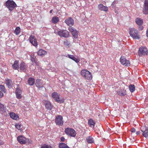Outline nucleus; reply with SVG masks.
Wrapping results in <instances>:
<instances>
[{
  "mask_svg": "<svg viewBox=\"0 0 148 148\" xmlns=\"http://www.w3.org/2000/svg\"><path fill=\"white\" fill-rule=\"evenodd\" d=\"M29 40L30 42L34 46L37 47L38 45V42L36 39L35 38L34 35H31L29 38Z\"/></svg>",
  "mask_w": 148,
  "mask_h": 148,
  "instance_id": "nucleus-13",
  "label": "nucleus"
},
{
  "mask_svg": "<svg viewBox=\"0 0 148 148\" xmlns=\"http://www.w3.org/2000/svg\"><path fill=\"white\" fill-rule=\"evenodd\" d=\"M12 67L14 70H18L19 67V61L15 60L14 63L12 65Z\"/></svg>",
  "mask_w": 148,
  "mask_h": 148,
  "instance_id": "nucleus-24",
  "label": "nucleus"
},
{
  "mask_svg": "<svg viewBox=\"0 0 148 148\" xmlns=\"http://www.w3.org/2000/svg\"><path fill=\"white\" fill-rule=\"evenodd\" d=\"M35 80L32 77L29 78L27 81L28 84L30 85H33L35 83Z\"/></svg>",
  "mask_w": 148,
  "mask_h": 148,
  "instance_id": "nucleus-27",
  "label": "nucleus"
},
{
  "mask_svg": "<svg viewBox=\"0 0 148 148\" xmlns=\"http://www.w3.org/2000/svg\"><path fill=\"white\" fill-rule=\"evenodd\" d=\"M7 108L5 105L0 103V113H6Z\"/></svg>",
  "mask_w": 148,
  "mask_h": 148,
  "instance_id": "nucleus-22",
  "label": "nucleus"
},
{
  "mask_svg": "<svg viewBox=\"0 0 148 148\" xmlns=\"http://www.w3.org/2000/svg\"><path fill=\"white\" fill-rule=\"evenodd\" d=\"M135 22L139 25H141L143 23V20L140 18H137L135 19Z\"/></svg>",
  "mask_w": 148,
  "mask_h": 148,
  "instance_id": "nucleus-28",
  "label": "nucleus"
},
{
  "mask_svg": "<svg viewBox=\"0 0 148 148\" xmlns=\"http://www.w3.org/2000/svg\"><path fill=\"white\" fill-rule=\"evenodd\" d=\"M120 61L121 64L125 66H129L130 65V61L126 59L124 56L121 57Z\"/></svg>",
  "mask_w": 148,
  "mask_h": 148,
  "instance_id": "nucleus-11",
  "label": "nucleus"
},
{
  "mask_svg": "<svg viewBox=\"0 0 148 148\" xmlns=\"http://www.w3.org/2000/svg\"><path fill=\"white\" fill-rule=\"evenodd\" d=\"M143 11L144 14H148V0L145 1Z\"/></svg>",
  "mask_w": 148,
  "mask_h": 148,
  "instance_id": "nucleus-15",
  "label": "nucleus"
},
{
  "mask_svg": "<svg viewBox=\"0 0 148 148\" xmlns=\"http://www.w3.org/2000/svg\"><path fill=\"white\" fill-rule=\"evenodd\" d=\"M13 82L11 79L7 78L5 79V84L8 88H11L12 87Z\"/></svg>",
  "mask_w": 148,
  "mask_h": 148,
  "instance_id": "nucleus-18",
  "label": "nucleus"
},
{
  "mask_svg": "<svg viewBox=\"0 0 148 148\" xmlns=\"http://www.w3.org/2000/svg\"><path fill=\"white\" fill-rule=\"evenodd\" d=\"M60 95L59 94L56 92H52L51 94L52 97L56 102L60 103H62L64 101V99L63 98L60 99Z\"/></svg>",
  "mask_w": 148,
  "mask_h": 148,
  "instance_id": "nucleus-7",
  "label": "nucleus"
},
{
  "mask_svg": "<svg viewBox=\"0 0 148 148\" xmlns=\"http://www.w3.org/2000/svg\"><path fill=\"white\" fill-rule=\"evenodd\" d=\"M15 126L18 130L20 131L22 130V128L23 125L19 123H17L16 124Z\"/></svg>",
  "mask_w": 148,
  "mask_h": 148,
  "instance_id": "nucleus-35",
  "label": "nucleus"
},
{
  "mask_svg": "<svg viewBox=\"0 0 148 148\" xmlns=\"http://www.w3.org/2000/svg\"><path fill=\"white\" fill-rule=\"evenodd\" d=\"M27 65L23 61L21 62L19 65V70L21 72H25L27 70Z\"/></svg>",
  "mask_w": 148,
  "mask_h": 148,
  "instance_id": "nucleus-12",
  "label": "nucleus"
},
{
  "mask_svg": "<svg viewBox=\"0 0 148 148\" xmlns=\"http://www.w3.org/2000/svg\"><path fill=\"white\" fill-rule=\"evenodd\" d=\"M42 103L44 104L45 108L48 110H51L52 109L53 106L51 102L48 100H44Z\"/></svg>",
  "mask_w": 148,
  "mask_h": 148,
  "instance_id": "nucleus-10",
  "label": "nucleus"
},
{
  "mask_svg": "<svg viewBox=\"0 0 148 148\" xmlns=\"http://www.w3.org/2000/svg\"><path fill=\"white\" fill-rule=\"evenodd\" d=\"M10 118L15 120H18L19 119V116L18 114H16L13 112H11L10 113Z\"/></svg>",
  "mask_w": 148,
  "mask_h": 148,
  "instance_id": "nucleus-21",
  "label": "nucleus"
},
{
  "mask_svg": "<svg viewBox=\"0 0 148 148\" xmlns=\"http://www.w3.org/2000/svg\"><path fill=\"white\" fill-rule=\"evenodd\" d=\"M0 88L1 91V92H3L4 93H5L6 92L5 88V86L2 85H0Z\"/></svg>",
  "mask_w": 148,
  "mask_h": 148,
  "instance_id": "nucleus-36",
  "label": "nucleus"
},
{
  "mask_svg": "<svg viewBox=\"0 0 148 148\" xmlns=\"http://www.w3.org/2000/svg\"><path fill=\"white\" fill-rule=\"evenodd\" d=\"M129 33L130 36L134 39H139L140 38L138 31L134 28H130L129 29Z\"/></svg>",
  "mask_w": 148,
  "mask_h": 148,
  "instance_id": "nucleus-2",
  "label": "nucleus"
},
{
  "mask_svg": "<svg viewBox=\"0 0 148 148\" xmlns=\"http://www.w3.org/2000/svg\"><path fill=\"white\" fill-rule=\"evenodd\" d=\"M64 45L67 46H69L70 44V42L69 40H66L64 42Z\"/></svg>",
  "mask_w": 148,
  "mask_h": 148,
  "instance_id": "nucleus-39",
  "label": "nucleus"
},
{
  "mask_svg": "<svg viewBox=\"0 0 148 148\" xmlns=\"http://www.w3.org/2000/svg\"><path fill=\"white\" fill-rule=\"evenodd\" d=\"M146 35L147 37H148V28L147 30Z\"/></svg>",
  "mask_w": 148,
  "mask_h": 148,
  "instance_id": "nucleus-46",
  "label": "nucleus"
},
{
  "mask_svg": "<svg viewBox=\"0 0 148 148\" xmlns=\"http://www.w3.org/2000/svg\"><path fill=\"white\" fill-rule=\"evenodd\" d=\"M88 123L90 126L92 128H93L94 127L95 124V122L91 119H90L88 120Z\"/></svg>",
  "mask_w": 148,
  "mask_h": 148,
  "instance_id": "nucleus-25",
  "label": "nucleus"
},
{
  "mask_svg": "<svg viewBox=\"0 0 148 148\" xmlns=\"http://www.w3.org/2000/svg\"><path fill=\"white\" fill-rule=\"evenodd\" d=\"M58 146L59 148H70L66 144L63 143H60Z\"/></svg>",
  "mask_w": 148,
  "mask_h": 148,
  "instance_id": "nucleus-31",
  "label": "nucleus"
},
{
  "mask_svg": "<svg viewBox=\"0 0 148 148\" xmlns=\"http://www.w3.org/2000/svg\"><path fill=\"white\" fill-rule=\"evenodd\" d=\"M136 131L134 127H132L131 130V132L132 133H135L136 132Z\"/></svg>",
  "mask_w": 148,
  "mask_h": 148,
  "instance_id": "nucleus-42",
  "label": "nucleus"
},
{
  "mask_svg": "<svg viewBox=\"0 0 148 148\" xmlns=\"http://www.w3.org/2000/svg\"><path fill=\"white\" fill-rule=\"evenodd\" d=\"M64 22L69 26L68 29L71 32L74 38H77L78 37V32L75 29L72 27L74 24L73 19L71 17H69L65 20Z\"/></svg>",
  "mask_w": 148,
  "mask_h": 148,
  "instance_id": "nucleus-1",
  "label": "nucleus"
},
{
  "mask_svg": "<svg viewBox=\"0 0 148 148\" xmlns=\"http://www.w3.org/2000/svg\"><path fill=\"white\" fill-rule=\"evenodd\" d=\"M47 54V52L45 50L40 49L37 52V54L41 57H43Z\"/></svg>",
  "mask_w": 148,
  "mask_h": 148,
  "instance_id": "nucleus-23",
  "label": "nucleus"
},
{
  "mask_svg": "<svg viewBox=\"0 0 148 148\" xmlns=\"http://www.w3.org/2000/svg\"><path fill=\"white\" fill-rule=\"evenodd\" d=\"M40 148H52V147L50 145L45 144L41 145Z\"/></svg>",
  "mask_w": 148,
  "mask_h": 148,
  "instance_id": "nucleus-37",
  "label": "nucleus"
},
{
  "mask_svg": "<svg viewBox=\"0 0 148 148\" xmlns=\"http://www.w3.org/2000/svg\"><path fill=\"white\" fill-rule=\"evenodd\" d=\"M53 10H50V12H49V13L50 14H51L52 13V12H53Z\"/></svg>",
  "mask_w": 148,
  "mask_h": 148,
  "instance_id": "nucleus-48",
  "label": "nucleus"
},
{
  "mask_svg": "<svg viewBox=\"0 0 148 148\" xmlns=\"http://www.w3.org/2000/svg\"><path fill=\"white\" fill-rule=\"evenodd\" d=\"M140 134V132L139 131H138L136 132V134L137 135H139Z\"/></svg>",
  "mask_w": 148,
  "mask_h": 148,
  "instance_id": "nucleus-47",
  "label": "nucleus"
},
{
  "mask_svg": "<svg viewBox=\"0 0 148 148\" xmlns=\"http://www.w3.org/2000/svg\"><path fill=\"white\" fill-rule=\"evenodd\" d=\"M22 91L19 88H16L15 90L16 97L18 99H20L22 97L21 95Z\"/></svg>",
  "mask_w": 148,
  "mask_h": 148,
  "instance_id": "nucleus-17",
  "label": "nucleus"
},
{
  "mask_svg": "<svg viewBox=\"0 0 148 148\" xmlns=\"http://www.w3.org/2000/svg\"><path fill=\"white\" fill-rule=\"evenodd\" d=\"M54 33L59 35L60 37L67 38L69 36V33L67 30L64 29L60 30L57 32L56 31Z\"/></svg>",
  "mask_w": 148,
  "mask_h": 148,
  "instance_id": "nucleus-6",
  "label": "nucleus"
},
{
  "mask_svg": "<svg viewBox=\"0 0 148 148\" xmlns=\"http://www.w3.org/2000/svg\"><path fill=\"white\" fill-rule=\"evenodd\" d=\"M21 32V28L19 27H16L14 31V33L18 35Z\"/></svg>",
  "mask_w": 148,
  "mask_h": 148,
  "instance_id": "nucleus-34",
  "label": "nucleus"
},
{
  "mask_svg": "<svg viewBox=\"0 0 148 148\" xmlns=\"http://www.w3.org/2000/svg\"><path fill=\"white\" fill-rule=\"evenodd\" d=\"M26 143L31 144L32 143V141L31 139L26 138Z\"/></svg>",
  "mask_w": 148,
  "mask_h": 148,
  "instance_id": "nucleus-41",
  "label": "nucleus"
},
{
  "mask_svg": "<svg viewBox=\"0 0 148 148\" xmlns=\"http://www.w3.org/2000/svg\"><path fill=\"white\" fill-rule=\"evenodd\" d=\"M138 53L140 57L147 56L148 54L147 49L145 47L141 46L139 48Z\"/></svg>",
  "mask_w": 148,
  "mask_h": 148,
  "instance_id": "nucleus-8",
  "label": "nucleus"
},
{
  "mask_svg": "<svg viewBox=\"0 0 148 148\" xmlns=\"http://www.w3.org/2000/svg\"><path fill=\"white\" fill-rule=\"evenodd\" d=\"M64 132L68 136L70 137H75L77 134L76 131L73 128L69 127L66 128Z\"/></svg>",
  "mask_w": 148,
  "mask_h": 148,
  "instance_id": "nucleus-4",
  "label": "nucleus"
},
{
  "mask_svg": "<svg viewBox=\"0 0 148 148\" xmlns=\"http://www.w3.org/2000/svg\"><path fill=\"white\" fill-rule=\"evenodd\" d=\"M98 8L99 10L101 11L107 12L108 11V8L107 6H104L102 4H99L98 5Z\"/></svg>",
  "mask_w": 148,
  "mask_h": 148,
  "instance_id": "nucleus-19",
  "label": "nucleus"
},
{
  "mask_svg": "<svg viewBox=\"0 0 148 148\" xmlns=\"http://www.w3.org/2000/svg\"><path fill=\"white\" fill-rule=\"evenodd\" d=\"M67 56L69 58L73 60L77 63L79 62L80 59L79 58H76L73 55L68 54L67 55Z\"/></svg>",
  "mask_w": 148,
  "mask_h": 148,
  "instance_id": "nucleus-20",
  "label": "nucleus"
},
{
  "mask_svg": "<svg viewBox=\"0 0 148 148\" xmlns=\"http://www.w3.org/2000/svg\"><path fill=\"white\" fill-rule=\"evenodd\" d=\"M35 84L36 86L39 88H41L42 87L41 84L40 80L39 79H38L36 80Z\"/></svg>",
  "mask_w": 148,
  "mask_h": 148,
  "instance_id": "nucleus-32",
  "label": "nucleus"
},
{
  "mask_svg": "<svg viewBox=\"0 0 148 148\" xmlns=\"http://www.w3.org/2000/svg\"><path fill=\"white\" fill-rule=\"evenodd\" d=\"M86 139L87 143H92L94 142V140L91 136L87 137Z\"/></svg>",
  "mask_w": 148,
  "mask_h": 148,
  "instance_id": "nucleus-29",
  "label": "nucleus"
},
{
  "mask_svg": "<svg viewBox=\"0 0 148 148\" xmlns=\"http://www.w3.org/2000/svg\"><path fill=\"white\" fill-rule=\"evenodd\" d=\"M117 94L120 96H124L127 95L125 90H119L117 92Z\"/></svg>",
  "mask_w": 148,
  "mask_h": 148,
  "instance_id": "nucleus-26",
  "label": "nucleus"
},
{
  "mask_svg": "<svg viewBox=\"0 0 148 148\" xmlns=\"http://www.w3.org/2000/svg\"><path fill=\"white\" fill-rule=\"evenodd\" d=\"M5 5L10 11L13 10L17 6L15 2L12 0H7L5 3Z\"/></svg>",
  "mask_w": 148,
  "mask_h": 148,
  "instance_id": "nucleus-3",
  "label": "nucleus"
},
{
  "mask_svg": "<svg viewBox=\"0 0 148 148\" xmlns=\"http://www.w3.org/2000/svg\"><path fill=\"white\" fill-rule=\"evenodd\" d=\"M59 21L58 17L56 16L53 17L51 19V22L54 24L57 23Z\"/></svg>",
  "mask_w": 148,
  "mask_h": 148,
  "instance_id": "nucleus-30",
  "label": "nucleus"
},
{
  "mask_svg": "<svg viewBox=\"0 0 148 148\" xmlns=\"http://www.w3.org/2000/svg\"><path fill=\"white\" fill-rule=\"evenodd\" d=\"M148 129V128L147 127L145 126H143L141 127V130L143 133L144 132Z\"/></svg>",
  "mask_w": 148,
  "mask_h": 148,
  "instance_id": "nucleus-40",
  "label": "nucleus"
},
{
  "mask_svg": "<svg viewBox=\"0 0 148 148\" xmlns=\"http://www.w3.org/2000/svg\"><path fill=\"white\" fill-rule=\"evenodd\" d=\"M143 26H140L138 28L139 30H141L143 29Z\"/></svg>",
  "mask_w": 148,
  "mask_h": 148,
  "instance_id": "nucleus-45",
  "label": "nucleus"
},
{
  "mask_svg": "<svg viewBox=\"0 0 148 148\" xmlns=\"http://www.w3.org/2000/svg\"><path fill=\"white\" fill-rule=\"evenodd\" d=\"M142 135L146 138L148 137V129L145 131L144 133H143Z\"/></svg>",
  "mask_w": 148,
  "mask_h": 148,
  "instance_id": "nucleus-38",
  "label": "nucleus"
},
{
  "mask_svg": "<svg viewBox=\"0 0 148 148\" xmlns=\"http://www.w3.org/2000/svg\"><path fill=\"white\" fill-rule=\"evenodd\" d=\"M3 96V93L1 91H0V98H2Z\"/></svg>",
  "mask_w": 148,
  "mask_h": 148,
  "instance_id": "nucleus-43",
  "label": "nucleus"
},
{
  "mask_svg": "<svg viewBox=\"0 0 148 148\" xmlns=\"http://www.w3.org/2000/svg\"><path fill=\"white\" fill-rule=\"evenodd\" d=\"M54 121L56 125L62 126L63 125L64 121L63 117L61 115H57Z\"/></svg>",
  "mask_w": 148,
  "mask_h": 148,
  "instance_id": "nucleus-9",
  "label": "nucleus"
},
{
  "mask_svg": "<svg viewBox=\"0 0 148 148\" xmlns=\"http://www.w3.org/2000/svg\"><path fill=\"white\" fill-rule=\"evenodd\" d=\"M114 1L113 2V3H112V5H113L114 4Z\"/></svg>",
  "mask_w": 148,
  "mask_h": 148,
  "instance_id": "nucleus-49",
  "label": "nucleus"
},
{
  "mask_svg": "<svg viewBox=\"0 0 148 148\" xmlns=\"http://www.w3.org/2000/svg\"><path fill=\"white\" fill-rule=\"evenodd\" d=\"M17 139L18 142L21 144H25L26 143V138L22 135L18 136Z\"/></svg>",
  "mask_w": 148,
  "mask_h": 148,
  "instance_id": "nucleus-14",
  "label": "nucleus"
},
{
  "mask_svg": "<svg viewBox=\"0 0 148 148\" xmlns=\"http://www.w3.org/2000/svg\"><path fill=\"white\" fill-rule=\"evenodd\" d=\"M129 88L131 92H133L135 90V86L133 84H130L129 86Z\"/></svg>",
  "mask_w": 148,
  "mask_h": 148,
  "instance_id": "nucleus-33",
  "label": "nucleus"
},
{
  "mask_svg": "<svg viewBox=\"0 0 148 148\" xmlns=\"http://www.w3.org/2000/svg\"><path fill=\"white\" fill-rule=\"evenodd\" d=\"M65 140V138L63 136H62L60 138V140L62 142H64Z\"/></svg>",
  "mask_w": 148,
  "mask_h": 148,
  "instance_id": "nucleus-44",
  "label": "nucleus"
},
{
  "mask_svg": "<svg viewBox=\"0 0 148 148\" xmlns=\"http://www.w3.org/2000/svg\"><path fill=\"white\" fill-rule=\"evenodd\" d=\"M81 75L85 79L91 80L92 76L91 73L86 69H82L81 71Z\"/></svg>",
  "mask_w": 148,
  "mask_h": 148,
  "instance_id": "nucleus-5",
  "label": "nucleus"
},
{
  "mask_svg": "<svg viewBox=\"0 0 148 148\" xmlns=\"http://www.w3.org/2000/svg\"><path fill=\"white\" fill-rule=\"evenodd\" d=\"M30 60L32 62V65H34V64L36 66L39 65V62L36 59V56L34 55H31L30 56Z\"/></svg>",
  "mask_w": 148,
  "mask_h": 148,
  "instance_id": "nucleus-16",
  "label": "nucleus"
}]
</instances>
